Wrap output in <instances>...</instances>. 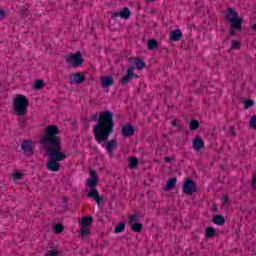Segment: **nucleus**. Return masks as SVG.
<instances>
[{
  "instance_id": "1",
  "label": "nucleus",
  "mask_w": 256,
  "mask_h": 256,
  "mask_svg": "<svg viewBox=\"0 0 256 256\" xmlns=\"http://www.w3.org/2000/svg\"><path fill=\"white\" fill-rule=\"evenodd\" d=\"M58 135L59 128L55 125H48L40 138V145L46 149L49 156V161L46 163L48 171H59L61 169L59 161L67 159V154L61 152V138Z\"/></svg>"
},
{
  "instance_id": "2",
  "label": "nucleus",
  "mask_w": 256,
  "mask_h": 256,
  "mask_svg": "<svg viewBox=\"0 0 256 256\" xmlns=\"http://www.w3.org/2000/svg\"><path fill=\"white\" fill-rule=\"evenodd\" d=\"M113 113L111 111H104L98 118V123L94 127V137L97 143H103L109 139V135L113 133Z\"/></svg>"
},
{
  "instance_id": "3",
  "label": "nucleus",
  "mask_w": 256,
  "mask_h": 256,
  "mask_svg": "<svg viewBox=\"0 0 256 256\" xmlns=\"http://www.w3.org/2000/svg\"><path fill=\"white\" fill-rule=\"evenodd\" d=\"M226 19L231 23L228 37L235 36L236 31H243V18L239 17V13L235 8H228Z\"/></svg>"
},
{
  "instance_id": "4",
  "label": "nucleus",
  "mask_w": 256,
  "mask_h": 256,
  "mask_svg": "<svg viewBox=\"0 0 256 256\" xmlns=\"http://www.w3.org/2000/svg\"><path fill=\"white\" fill-rule=\"evenodd\" d=\"M13 107L18 117H24V115H27V107H29V99H27L25 95L19 94L13 100Z\"/></svg>"
},
{
  "instance_id": "5",
  "label": "nucleus",
  "mask_w": 256,
  "mask_h": 256,
  "mask_svg": "<svg viewBox=\"0 0 256 256\" xmlns=\"http://www.w3.org/2000/svg\"><path fill=\"white\" fill-rule=\"evenodd\" d=\"M66 63L72 65V67H81L83 63H85V59L81 57V52H76L75 54H71L66 56Z\"/></svg>"
},
{
  "instance_id": "6",
  "label": "nucleus",
  "mask_w": 256,
  "mask_h": 256,
  "mask_svg": "<svg viewBox=\"0 0 256 256\" xmlns=\"http://www.w3.org/2000/svg\"><path fill=\"white\" fill-rule=\"evenodd\" d=\"M183 191L186 195H192L197 191V185L195 184V181L191 179H187L183 186Z\"/></svg>"
},
{
  "instance_id": "7",
  "label": "nucleus",
  "mask_w": 256,
  "mask_h": 256,
  "mask_svg": "<svg viewBox=\"0 0 256 256\" xmlns=\"http://www.w3.org/2000/svg\"><path fill=\"white\" fill-rule=\"evenodd\" d=\"M22 151L28 156L31 157L33 153H35L34 149L35 147L33 146V142L31 140H23L22 142Z\"/></svg>"
},
{
  "instance_id": "8",
  "label": "nucleus",
  "mask_w": 256,
  "mask_h": 256,
  "mask_svg": "<svg viewBox=\"0 0 256 256\" xmlns=\"http://www.w3.org/2000/svg\"><path fill=\"white\" fill-rule=\"evenodd\" d=\"M135 67L133 66H130L128 67L127 69V75H125L121 80H120V83L122 85H127V83H129V81H131V79H135L137 78V74H135Z\"/></svg>"
},
{
  "instance_id": "9",
  "label": "nucleus",
  "mask_w": 256,
  "mask_h": 256,
  "mask_svg": "<svg viewBox=\"0 0 256 256\" xmlns=\"http://www.w3.org/2000/svg\"><path fill=\"white\" fill-rule=\"evenodd\" d=\"M81 83H85V73L76 72L72 74V78H70L71 85H81Z\"/></svg>"
},
{
  "instance_id": "10",
  "label": "nucleus",
  "mask_w": 256,
  "mask_h": 256,
  "mask_svg": "<svg viewBox=\"0 0 256 256\" xmlns=\"http://www.w3.org/2000/svg\"><path fill=\"white\" fill-rule=\"evenodd\" d=\"M97 183H99V177L97 176V172L95 170L90 171V177L87 180V187H90V189H95L97 187Z\"/></svg>"
},
{
  "instance_id": "11",
  "label": "nucleus",
  "mask_w": 256,
  "mask_h": 256,
  "mask_svg": "<svg viewBox=\"0 0 256 256\" xmlns=\"http://www.w3.org/2000/svg\"><path fill=\"white\" fill-rule=\"evenodd\" d=\"M87 197L89 199H94V201H96L97 205H101L103 203V197L99 196V190H97V189H91L87 193Z\"/></svg>"
},
{
  "instance_id": "12",
  "label": "nucleus",
  "mask_w": 256,
  "mask_h": 256,
  "mask_svg": "<svg viewBox=\"0 0 256 256\" xmlns=\"http://www.w3.org/2000/svg\"><path fill=\"white\" fill-rule=\"evenodd\" d=\"M118 145L119 144L117 143V139H112L107 142L105 149H106L109 157H114L113 151H115V149H117Z\"/></svg>"
},
{
  "instance_id": "13",
  "label": "nucleus",
  "mask_w": 256,
  "mask_h": 256,
  "mask_svg": "<svg viewBox=\"0 0 256 256\" xmlns=\"http://www.w3.org/2000/svg\"><path fill=\"white\" fill-rule=\"evenodd\" d=\"M123 137H133L135 135V127L131 123H128L122 127Z\"/></svg>"
},
{
  "instance_id": "14",
  "label": "nucleus",
  "mask_w": 256,
  "mask_h": 256,
  "mask_svg": "<svg viewBox=\"0 0 256 256\" xmlns=\"http://www.w3.org/2000/svg\"><path fill=\"white\" fill-rule=\"evenodd\" d=\"M116 17H121L122 19H129V17H131V11L129 10V8L124 7L122 11L112 14V19H115Z\"/></svg>"
},
{
  "instance_id": "15",
  "label": "nucleus",
  "mask_w": 256,
  "mask_h": 256,
  "mask_svg": "<svg viewBox=\"0 0 256 256\" xmlns=\"http://www.w3.org/2000/svg\"><path fill=\"white\" fill-rule=\"evenodd\" d=\"M192 145H193V149H195V151H201V149L205 148V142L199 136L195 137V139L192 142Z\"/></svg>"
},
{
  "instance_id": "16",
  "label": "nucleus",
  "mask_w": 256,
  "mask_h": 256,
  "mask_svg": "<svg viewBox=\"0 0 256 256\" xmlns=\"http://www.w3.org/2000/svg\"><path fill=\"white\" fill-rule=\"evenodd\" d=\"M100 81L103 89H107V87H111V85L115 83V79H113L111 76H102Z\"/></svg>"
},
{
  "instance_id": "17",
  "label": "nucleus",
  "mask_w": 256,
  "mask_h": 256,
  "mask_svg": "<svg viewBox=\"0 0 256 256\" xmlns=\"http://www.w3.org/2000/svg\"><path fill=\"white\" fill-rule=\"evenodd\" d=\"M129 61L135 65L136 69L141 70L145 69V61L143 59L137 57V58H130Z\"/></svg>"
},
{
  "instance_id": "18",
  "label": "nucleus",
  "mask_w": 256,
  "mask_h": 256,
  "mask_svg": "<svg viewBox=\"0 0 256 256\" xmlns=\"http://www.w3.org/2000/svg\"><path fill=\"white\" fill-rule=\"evenodd\" d=\"M182 37L183 32H181L179 29H176L171 32L170 41H181Z\"/></svg>"
},
{
  "instance_id": "19",
  "label": "nucleus",
  "mask_w": 256,
  "mask_h": 256,
  "mask_svg": "<svg viewBox=\"0 0 256 256\" xmlns=\"http://www.w3.org/2000/svg\"><path fill=\"white\" fill-rule=\"evenodd\" d=\"M176 183H177V178H176V177L170 178V179L167 181V183H166V185H165V187H164L165 191H171L172 189H174Z\"/></svg>"
},
{
  "instance_id": "20",
  "label": "nucleus",
  "mask_w": 256,
  "mask_h": 256,
  "mask_svg": "<svg viewBox=\"0 0 256 256\" xmlns=\"http://www.w3.org/2000/svg\"><path fill=\"white\" fill-rule=\"evenodd\" d=\"M212 223H214L215 225H225V217H223L222 215L216 214L212 218Z\"/></svg>"
},
{
  "instance_id": "21",
  "label": "nucleus",
  "mask_w": 256,
  "mask_h": 256,
  "mask_svg": "<svg viewBox=\"0 0 256 256\" xmlns=\"http://www.w3.org/2000/svg\"><path fill=\"white\" fill-rule=\"evenodd\" d=\"M129 169H137L138 165H139V158L137 157H129Z\"/></svg>"
},
{
  "instance_id": "22",
  "label": "nucleus",
  "mask_w": 256,
  "mask_h": 256,
  "mask_svg": "<svg viewBox=\"0 0 256 256\" xmlns=\"http://www.w3.org/2000/svg\"><path fill=\"white\" fill-rule=\"evenodd\" d=\"M92 223H93V217L91 216H86L81 220L82 227H91Z\"/></svg>"
},
{
  "instance_id": "23",
  "label": "nucleus",
  "mask_w": 256,
  "mask_h": 256,
  "mask_svg": "<svg viewBox=\"0 0 256 256\" xmlns=\"http://www.w3.org/2000/svg\"><path fill=\"white\" fill-rule=\"evenodd\" d=\"M159 48V43L155 39H151L148 41V49L149 51H154V49Z\"/></svg>"
},
{
  "instance_id": "24",
  "label": "nucleus",
  "mask_w": 256,
  "mask_h": 256,
  "mask_svg": "<svg viewBox=\"0 0 256 256\" xmlns=\"http://www.w3.org/2000/svg\"><path fill=\"white\" fill-rule=\"evenodd\" d=\"M91 233V228L88 226H81L80 235L82 237H87Z\"/></svg>"
},
{
  "instance_id": "25",
  "label": "nucleus",
  "mask_w": 256,
  "mask_h": 256,
  "mask_svg": "<svg viewBox=\"0 0 256 256\" xmlns=\"http://www.w3.org/2000/svg\"><path fill=\"white\" fill-rule=\"evenodd\" d=\"M189 127H190V131H197V129H199V121L192 119L190 121Z\"/></svg>"
},
{
  "instance_id": "26",
  "label": "nucleus",
  "mask_w": 256,
  "mask_h": 256,
  "mask_svg": "<svg viewBox=\"0 0 256 256\" xmlns=\"http://www.w3.org/2000/svg\"><path fill=\"white\" fill-rule=\"evenodd\" d=\"M216 231L213 229V227L206 228V237L208 239H213L215 237Z\"/></svg>"
},
{
  "instance_id": "27",
  "label": "nucleus",
  "mask_w": 256,
  "mask_h": 256,
  "mask_svg": "<svg viewBox=\"0 0 256 256\" xmlns=\"http://www.w3.org/2000/svg\"><path fill=\"white\" fill-rule=\"evenodd\" d=\"M43 87H45V82H43V80L38 79L34 82V89L39 90L43 89Z\"/></svg>"
},
{
  "instance_id": "28",
  "label": "nucleus",
  "mask_w": 256,
  "mask_h": 256,
  "mask_svg": "<svg viewBox=\"0 0 256 256\" xmlns=\"http://www.w3.org/2000/svg\"><path fill=\"white\" fill-rule=\"evenodd\" d=\"M132 231H135L136 233H141L143 229V224L142 223H135L131 227Z\"/></svg>"
},
{
  "instance_id": "29",
  "label": "nucleus",
  "mask_w": 256,
  "mask_h": 256,
  "mask_svg": "<svg viewBox=\"0 0 256 256\" xmlns=\"http://www.w3.org/2000/svg\"><path fill=\"white\" fill-rule=\"evenodd\" d=\"M123 231H125V222L116 225L114 233H123Z\"/></svg>"
},
{
  "instance_id": "30",
  "label": "nucleus",
  "mask_w": 256,
  "mask_h": 256,
  "mask_svg": "<svg viewBox=\"0 0 256 256\" xmlns=\"http://www.w3.org/2000/svg\"><path fill=\"white\" fill-rule=\"evenodd\" d=\"M245 109H250V107H253L255 105V101L251 99H247L243 101Z\"/></svg>"
},
{
  "instance_id": "31",
  "label": "nucleus",
  "mask_w": 256,
  "mask_h": 256,
  "mask_svg": "<svg viewBox=\"0 0 256 256\" xmlns=\"http://www.w3.org/2000/svg\"><path fill=\"white\" fill-rule=\"evenodd\" d=\"M63 229H65V227H63V224H56L54 226V233L59 235V233H63Z\"/></svg>"
},
{
  "instance_id": "32",
  "label": "nucleus",
  "mask_w": 256,
  "mask_h": 256,
  "mask_svg": "<svg viewBox=\"0 0 256 256\" xmlns=\"http://www.w3.org/2000/svg\"><path fill=\"white\" fill-rule=\"evenodd\" d=\"M46 256H59V250L52 248L46 252Z\"/></svg>"
},
{
  "instance_id": "33",
  "label": "nucleus",
  "mask_w": 256,
  "mask_h": 256,
  "mask_svg": "<svg viewBox=\"0 0 256 256\" xmlns=\"http://www.w3.org/2000/svg\"><path fill=\"white\" fill-rule=\"evenodd\" d=\"M19 14L25 19V17H28V15H31V12H29V9L27 8H22L19 11Z\"/></svg>"
},
{
  "instance_id": "34",
  "label": "nucleus",
  "mask_w": 256,
  "mask_h": 256,
  "mask_svg": "<svg viewBox=\"0 0 256 256\" xmlns=\"http://www.w3.org/2000/svg\"><path fill=\"white\" fill-rule=\"evenodd\" d=\"M222 203H223L224 207H229V196L228 195L223 196Z\"/></svg>"
},
{
  "instance_id": "35",
  "label": "nucleus",
  "mask_w": 256,
  "mask_h": 256,
  "mask_svg": "<svg viewBox=\"0 0 256 256\" xmlns=\"http://www.w3.org/2000/svg\"><path fill=\"white\" fill-rule=\"evenodd\" d=\"M250 127L252 129H256V116H253L251 119H250Z\"/></svg>"
},
{
  "instance_id": "36",
  "label": "nucleus",
  "mask_w": 256,
  "mask_h": 256,
  "mask_svg": "<svg viewBox=\"0 0 256 256\" xmlns=\"http://www.w3.org/2000/svg\"><path fill=\"white\" fill-rule=\"evenodd\" d=\"M137 219H139V215L133 214L132 216H130L129 222L130 223H135V222H137Z\"/></svg>"
},
{
  "instance_id": "37",
  "label": "nucleus",
  "mask_w": 256,
  "mask_h": 256,
  "mask_svg": "<svg viewBox=\"0 0 256 256\" xmlns=\"http://www.w3.org/2000/svg\"><path fill=\"white\" fill-rule=\"evenodd\" d=\"M13 179L15 180H19V179H23V174L22 173H19V172H16L12 175Z\"/></svg>"
},
{
  "instance_id": "38",
  "label": "nucleus",
  "mask_w": 256,
  "mask_h": 256,
  "mask_svg": "<svg viewBox=\"0 0 256 256\" xmlns=\"http://www.w3.org/2000/svg\"><path fill=\"white\" fill-rule=\"evenodd\" d=\"M241 45L239 44L238 41L232 40V49H239Z\"/></svg>"
},
{
  "instance_id": "39",
  "label": "nucleus",
  "mask_w": 256,
  "mask_h": 256,
  "mask_svg": "<svg viewBox=\"0 0 256 256\" xmlns=\"http://www.w3.org/2000/svg\"><path fill=\"white\" fill-rule=\"evenodd\" d=\"M230 135H233V137H235L237 135V132L235 131V127L234 126L230 127Z\"/></svg>"
},
{
  "instance_id": "40",
  "label": "nucleus",
  "mask_w": 256,
  "mask_h": 256,
  "mask_svg": "<svg viewBox=\"0 0 256 256\" xmlns=\"http://www.w3.org/2000/svg\"><path fill=\"white\" fill-rule=\"evenodd\" d=\"M252 187L256 189V174L252 177Z\"/></svg>"
},
{
  "instance_id": "41",
  "label": "nucleus",
  "mask_w": 256,
  "mask_h": 256,
  "mask_svg": "<svg viewBox=\"0 0 256 256\" xmlns=\"http://www.w3.org/2000/svg\"><path fill=\"white\" fill-rule=\"evenodd\" d=\"M164 161H165V163H171V161H173V158H171V157H165V158H164Z\"/></svg>"
},
{
  "instance_id": "42",
  "label": "nucleus",
  "mask_w": 256,
  "mask_h": 256,
  "mask_svg": "<svg viewBox=\"0 0 256 256\" xmlns=\"http://www.w3.org/2000/svg\"><path fill=\"white\" fill-rule=\"evenodd\" d=\"M5 17V11L0 9V20Z\"/></svg>"
},
{
  "instance_id": "43",
  "label": "nucleus",
  "mask_w": 256,
  "mask_h": 256,
  "mask_svg": "<svg viewBox=\"0 0 256 256\" xmlns=\"http://www.w3.org/2000/svg\"><path fill=\"white\" fill-rule=\"evenodd\" d=\"M99 117V114L96 113L92 116V121H97V118Z\"/></svg>"
},
{
  "instance_id": "44",
  "label": "nucleus",
  "mask_w": 256,
  "mask_h": 256,
  "mask_svg": "<svg viewBox=\"0 0 256 256\" xmlns=\"http://www.w3.org/2000/svg\"><path fill=\"white\" fill-rule=\"evenodd\" d=\"M18 121H19V123H22V124L25 123V117L19 118Z\"/></svg>"
},
{
  "instance_id": "45",
  "label": "nucleus",
  "mask_w": 256,
  "mask_h": 256,
  "mask_svg": "<svg viewBox=\"0 0 256 256\" xmlns=\"http://www.w3.org/2000/svg\"><path fill=\"white\" fill-rule=\"evenodd\" d=\"M177 127L180 131H183V124H178Z\"/></svg>"
},
{
  "instance_id": "46",
  "label": "nucleus",
  "mask_w": 256,
  "mask_h": 256,
  "mask_svg": "<svg viewBox=\"0 0 256 256\" xmlns=\"http://www.w3.org/2000/svg\"><path fill=\"white\" fill-rule=\"evenodd\" d=\"M251 29L252 31H256V23L252 24Z\"/></svg>"
},
{
  "instance_id": "47",
  "label": "nucleus",
  "mask_w": 256,
  "mask_h": 256,
  "mask_svg": "<svg viewBox=\"0 0 256 256\" xmlns=\"http://www.w3.org/2000/svg\"><path fill=\"white\" fill-rule=\"evenodd\" d=\"M172 125H173V127H177V125H178V124H177V121H175V120L172 121Z\"/></svg>"
},
{
  "instance_id": "48",
  "label": "nucleus",
  "mask_w": 256,
  "mask_h": 256,
  "mask_svg": "<svg viewBox=\"0 0 256 256\" xmlns=\"http://www.w3.org/2000/svg\"><path fill=\"white\" fill-rule=\"evenodd\" d=\"M220 169H222V171H225V166L224 165H220Z\"/></svg>"
},
{
  "instance_id": "49",
  "label": "nucleus",
  "mask_w": 256,
  "mask_h": 256,
  "mask_svg": "<svg viewBox=\"0 0 256 256\" xmlns=\"http://www.w3.org/2000/svg\"><path fill=\"white\" fill-rule=\"evenodd\" d=\"M148 3H153L155 0H146Z\"/></svg>"
},
{
  "instance_id": "50",
  "label": "nucleus",
  "mask_w": 256,
  "mask_h": 256,
  "mask_svg": "<svg viewBox=\"0 0 256 256\" xmlns=\"http://www.w3.org/2000/svg\"><path fill=\"white\" fill-rule=\"evenodd\" d=\"M96 256H99V255H96Z\"/></svg>"
}]
</instances>
